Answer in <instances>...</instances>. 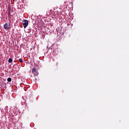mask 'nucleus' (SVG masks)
<instances>
[{
    "label": "nucleus",
    "instance_id": "3",
    "mask_svg": "<svg viewBox=\"0 0 129 129\" xmlns=\"http://www.w3.org/2000/svg\"><path fill=\"white\" fill-rule=\"evenodd\" d=\"M32 73H33V74H34V75L35 76H37L38 75V71H37L36 68H32Z\"/></svg>",
    "mask_w": 129,
    "mask_h": 129
},
{
    "label": "nucleus",
    "instance_id": "7",
    "mask_svg": "<svg viewBox=\"0 0 129 129\" xmlns=\"http://www.w3.org/2000/svg\"><path fill=\"white\" fill-rule=\"evenodd\" d=\"M17 0H15V2H17Z\"/></svg>",
    "mask_w": 129,
    "mask_h": 129
},
{
    "label": "nucleus",
    "instance_id": "1",
    "mask_svg": "<svg viewBox=\"0 0 129 129\" xmlns=\"http://www.w3.org/2000/svg\"><path fill=\"white\" fill-rule=\"evenodd\" d=\"M11 27V24L5 23L4 25V28L5 30H8V29H10Z\"/></svg>",
    "mask_w": 129,
    "mask_h": 129
},
{
    "label": "nucleus",
    "instance_id": "5",
    "mask_svg": "<svg viewBox=\"0 0 129 129\" xmlns=\"http://www.w3.org/2000/svg\"><path fill=\"white\" fill-rule=\"evenodd\" d=\"M7 81H8V82H11L12 81L11 78H8Z\"/></svg>",
    "mask_w": 129,
    "mask_h": 129
},
{
    "label": "nucleus",
    "instance_id": "6",
    "mask_svg": "<svg viewBox=\"0 0 129 129\" xmlns=\"http://www.w3.org/2000/svg\"><path fill=\"white\" fill-rule=\"evenodd\" d=\"M19 61L21 63H22L23 62V59H22V58H20Z\"/></svg>",
    "mask_w": 129,
    "mask_h": 129
},
{
    "label": "nucleus",
    "instance_id": "2",
    "mask_svg": "<svg viewBox=\"0 0 129 129\" xmlns=\"http://www.w3.org/2000/svg\"><path fill=\"white\" fill-rule=\"evenodd\" d=\"M29 24V22L28 20H24L23 21V25L24 29H26V27H27L28 25Z\"/></svg>",
    "mask_w": 129,
    "mask_h": 129
},
{
    "label": "nucleus",
    "instance_id": "4",
    "mask_svg": "<svg viewBox=\"0 0 129 129\" xmlns=\"http://www.w3.org/2000/svg\"><path fill=\"white\" fill-rule=\"evenodd\" d=\"M12 61H13L12 58H9V59H8V62H9V63H11Z\"/></svg>",
    "mask_w": 129,
    "mask_h": 129
}]
</instances>
